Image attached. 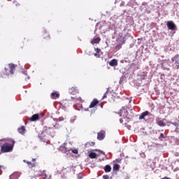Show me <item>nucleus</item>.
Returning a JSON list of instances; mask_svg holds the SVG:
<instances>
[{"mask_svg":"<svg viewBox=\"0 0 179 179\" xmlns=\"http://www.w3.org/2000/svg\"><path fill=\"white\" fill-rule=\"evenodd\" d=\"M8 143H4L1 148V152L4 153H8V152H12L13 150V146H15V141L13 139H8Z\"/></svg>","mask_w":179,"mask_h":179,"instance_id":"f257e3e1","label":"nucleus"},{"mask_svg":"<svg viewBox=\"0 0 179 179\" xmlns=\"http://www.w3.org/2000/svg\"><path fill=\"white\" fill-rule=\"evenodd\" d=\"M43 176H44V177H45V179H50V178H51V176L48 177V176L46 173H44Z\"/></svg>","mask_w":179,"mask_h":179,"instance_id":"c756f323","label":"nucleus"},{"mask_svg":"<svg viewBox=\"0 0 179 179\" xmlns=\"http://www.w3.org/2000/svg\"><path fill=\"white\" fill-rule=\"evenodd\" d=\"M103 170L105 173H110L111 171V166L110 165H106Z\"/></svg>","mask_w":179,"mask_h":179,"instance_id":"2eb2a0df","label":"nucleus"},{"mask_svg":"<svg viewBox=\"0 0 179 179\" xmlns=\"http://www.w3.org/2000/svg\"><path fill=\"white\" fill-rule=\"evenodd\" d=\"M147 115H149V111L143 112L139 116V120H143Z\"/></svg>","mask_w":179,"mask_h":179,"instance_id":"9d476101","label":"nucleus"},{"mask_svg":"<svg viewBox=\"0 0 179 179\" xmlns=\"http://www.w3.org/2000/svg\"><path fill=\"white\" fill-rule=\"evenodd\" d=\"M27 164L29 166V167H34L35 164H31L30 162H27Z\"/></svg>","mask_w":179,"mask_h":179,"instance_id":"393cba45","label":"nucleus"},{"mask_svg":"<svg viewBox=\"0 0 179 179\" xmlns=\"http://www.w3.org/2000/svg\"><path fill=\"white\" fill-rule=\"evenodd\" d=\"M53 128H55V125H53Z\"/></svg>","mask_w":179,"mask_h":179,"instance_id":"79ce46f5","label":"nucleus"},{"mask_svg":"<svg viewBox=\"0 0 179 179\" xmlns=\"http://www.w3.org/2000/svg\"><path fill=\"white\" fill-rule=\"evenodd\" d=\"M101 153L102 155H103L104 156H106V153H104V152L101 151Z\"/></svg>","mask_w":179,"mask_h":179,"instance_id":"e433bc0d","label":"nucleus"},{"mask_svg":"<svg viewBox=\"0 0 179 179\" xmlns=\"http://www.w3.org/2000/svg\"><path fill=\"white\" fill-rule=\"evenodd\" d=\"M39 119L38 114H35L30 117V121H37Z\"/></svg>","mask_w":179,"mask_h":179,"instance_id":"f8f14e48","label":"nucleus"},{"mask_svg":"<svg viewBox=\"0 0 179 179\" xmlns=\"http://www.w3.org/2000/svg\"><path fill=\"white\" fill-rule=\"evenodd\" d=\"M172 62H175V64H177V68H179V55H175L172 59H171Z\"/></svg>","mask_w":179,"mask_h":179,"instance_id":"39448f33","label":"nucleus"},{"mask_svg":"<svg viewBox=\"0 0 179 179\" xmlns=\"http://www.w3.org/2000/svg\"><path fill=\"white\" fill-rule=\"evenodd\" d=\"M32 162H36V159H32Z\"/></svg>","mask_w":179,"mask_h":179,"instance_id":"a19ab883","label":"nucleus"},{"mask_svg":"<svg viewBox=\"0 0 179 179\" xmlns=\"http://www.w3.org/2000/svg\"><path fill=\"white\" fill-rule=\"evenodd\" d=\"M28 79H30V77L28 76Z\"/></svg>","mask_w":179,"mask_h":179,"instance_id":"c03bdc74","label":"nucleus"},{"mask_svg":"<svg viewBox=\"0 0 179 179\" xmlns=\"http://www.w3.org/2000/svg\"><path fill=\"white\" fill-rule=\"evenodd\" d=\"M99 103V101L96 99H94L90 103L89 108H93V107H96V105Z\"/></svg>","mask_w":179,"mask_h":179,"instance_id":"6e6552de","label":"nucleus"},{"mask_svg":"<svg viewBox=\"0 0 179 179\" xmlns=\"http://www.w3.org/2000/svg\"><path fill=\"white\" fill-rule=\"evenodd\" d=\"M86 146H94V143H93V142L87 143Z\"/></svg>","mask_w":179,"mask_h":179,"instance_id":"b1692460","label":"nucleus"},{"mask_svg":"<svg viewBox=\"0 0 179 179\" xmlns=\"http://www.w3.org/2000/svg\"><path fill=\"white\" fill-rule=\"evenodd\" d=\"M45 33L46 34V37H50V34H48V33L45 32Z\"/></svg>","mask_w":179,"mask_h":179,"instance_id":"f704fd0d","label":"nucleus"},{"mask_svg":"<svg viewBox=\"0 0 179 179\" xmlns=\"http://www.w3.org/2000/svg\"><path fill=\"white\" fill-rule=\"evenodd\" d=\"M110 178V176L108 175H103V179H108Z\"/></svg>","mask_w":179,"mask_h":179,"instance_id":"c85d7f7f","label":"nucleus"},{"mask_svg":"<svg viewBox=\"0 0 179 179\" xmlns=\"http://www.w3.org/2000/svg\"><path fill=\"white\" fill-rule=\"evenodd\" d=\"M51 99H53L54 100H56V99H58L59 97V93L53 92L50 94Z\"/></svg>","mask_w":179,"mask_h":179,"instance_id":"0eeeda50","label":"nucleus"},{"mask_svg":"<svg viewBox=\"0 0 179 179\" xmlns=\"http://www.w3.org/2000/svg\"><path fill=\"white\" fill-rule=\"evenodd\" d=\"M0 169H1V166H0Z\"/></svg>","mask_w":179,"mask_h":179,"instance_id":"49530a36","label":"nucleus"},{"mask_svg":"<svg viewBox=\"0 0 179 179\" xmlns=\"http://www.w3.org/2000/svg\"><path fill=\"white\" fill-rule=\"evenodd\" d=\"M71 152H72V153H73L74 155H78V150H72Z\"/></svg>","mask_w":179,"mask_h":179,"instance_id":"cd10ccee","label":"nucleus"},{"mask_svg":"<svg viewBox=\"0 0 179 179\" xmlns=\"http://www.w3.org/2000/svg\"><path fill=\"white\" fill-rule=\"evenodd\" d=\"M18 132L19 134H21V135H24V134L26 133V127L24 126H22L21 127H19Z\"/></svg>","mask_w":179,"mask_h":179,"instance_id":"1a4fd4ad","label":"nucleus"},{"mask_svg":"<svg viewBox=\"0 0 179 179\" xmlns=\"http://www.w3.org/2000/svg\"><path fill=\"white\" fill-rule=\"evenodd\" d=\"M82 178H83V176H82V174H78V179H82Z\"/></svg>","mask_w":179,"mask_h":179,"instance_id":"7c9ffc66","label":"nucleus"},{"mask_svg":"<svg viewBox=\"0 0 179 179\" xmlns=\"http://www.w3.org/2000/svg\"><path fill=\"white\" fill-rule=\"evenodd\" d=\"M24 75H27V73L26 71L24 72Z\"/></svg>","mask_w":179,"mask_h":179,"instance_id":"ea45409f","label":"nucleus"},{"mask_svg":"<svg viewBox=\"0 0 179 179\" xmlns=\"http://www.w3.org/2000/svg\"><path fill=\"white\" fill-rule=\"evenodd\" d=\"M166 26L169 30H176V24L173 21H168Z\"/></svg>","mask_w":179,"mask_h":179,"instance_id":"20e7f679","label":"nucleus"},{"mask_svg":"<svg viewBox=\"0 0 179 179\" xmlns=\"http://www.w3.org/2000/svg\"><path fill=\"white\" fill-rule=\"evenodd\" d=\"M100 38H94V40H92V41H91V43H92V44H99V43H100Z\"/></svg>","mask_w":179,"mask_h":179,"instance_id":"dca6fc26","label":"nucleus"},{"mask_svg":"<svg viewBox=\"0 0 179 179\" xmlns=\"http://www.w3.org/2000/svg\"><path fill=\"white\" fill-rule=\"evenodd\" d=\"M89 157L90 159H96V157H97V155L96 154V152H90L89 154Z\"/></svg>","mask_w":179,"mask_h":179,"instance_id":"f3484780","label":"nucleus"},{"mask_svg":"<svg viewBox=\"0 0 179 179\" xmlns=\"http://www.w3.org/2000/svg\"><path fill=\"white\" fill-rule=\"evenodd\" d=\"M120 122L121 124H122V122H123L122 119H120Z\"/></svg>","mask_w":179,"mask_h":179,"instance_id":"58836bf2","label":"nucleus"},{"mask_svg":"<svg viewBox=\"0 0 179 179\" xmlns=\"http://www.w3.org/2000/svg\"><path fill=\"white\" fill-rule=\"evenodd\" d=\"M44 38H46V37H45V36H44Z\"/></svg>","mask_w":179,"mask_h":179,"instance_id":"a18cd8bd","label":"nucleus"},{"mask_svg":"<svg viewBox=\"0 0 179 179\" xmlns=\"http://www.w3.org/2000/svg\"><path fill=\"white\" fill-rule=\"evenodd\" d=\"M8 66H9V69H10V73L11 75H13V69H15V68H16V66L13 64H9Z\"/></svg>","mask_w":179,"mask_h":179,"instance_id":"9b49d317","label":"nucleus"},{"mask_svg":"<svg viewBox=\"0 0 179 179\" xmlns=\"http://www.w3.org/2000/svg\"><path fill=\"white\" fill-rule=\"evenodd\" d=\"M69 93H71V94H76V88L75 87H71L70 90H69Z\"/></svg>","mask_w":179,"mask_h":179,"instance_id":"a211bd4d","label":"nucleus"},{"mask_svg":"<svg viewBox=\"0 0 179 179\" xmlns=\"http://www.w3.org/2000/svg\"><path fill=\"white\" fill-rule=\"evenodd\" d=\"M119 36H120V37H122V33H120V34H119Z\"/></svg>","mask_w":179,"mask_h":179,"instance_id":"4c0bfd02","label":"nucleus"},{"mask_svg":"<svg viewBox=\"0 0 179 179\" xmlns=\"http://www.w3.org/2000/svg\"><path fill=\"white\" fill-rule=\"evenodd\" d=\"M121 47H122L121 44L119 43L115 46V50H120Z\"/></svg>","mask_w":179,"mask_h":179,"instance_id":"5701e85b","label":"nucleus"},{"mask_svg":"<svg viewBox=\"0 0 179 179\" xmlns=\"http://www.w3.org/2000/svg\"><path fill=\"white\" fill-rule=\"evenodd\" d=\"M95 52L96 53L94 54V56L96 57V58H100V52H101V50H100V48H95Z\"/></svg>","mask_w":179,"mask_h":179,"instance_id":"ddd939ff","label":"nucleus"},{"mask_svg":"<svg viewBox=\"0 0 179 179\" xmlns=\"http://www.w3.org/2000/svg\"><path fill=\"white\" fill-rule=\"evenodd\" d=\"M20 177V173L19 172H15L10 176V179H17Z\"/></svg>","mask_w":179,"mask_h":179,"instance_id":"423d86ee","label":"nucleus"},{"mask_svg":"<svg viewBox=\"0 0 179 179\" xmlns=\"http://www.w3.org/2000/svg\"><path fill=\"white\" fill-rule=\"evenodd\" d=\"M106 138V131L104 130L100 131L97 134V140L103 141Z\"/></svg>","mask_w":179,"mask_h":179,"instance_id":"7ed1b4c3","label":"nucleus"},{"mask_svg":"<svg viewBox=\"0 0 179 179\" xmlns=\"http://www.w3.org/2000/svg\"><path fill=\"white\" fill-rule=\"evenodd\" d=\"M119 115H120V117H123L124 118H125V117L128 115V110H127V108L125 107H122L120 110Z\"/></svg>","mask_w":179,"mask_h":179,"instance_id":"f03ea898","label":"nucleus"},{"mask_svg":"<svg viewBox=\"0 0 179 179\" xmlns=\"http://www.w3.org/2000/svg\"><path fill=\"white\" fill-rule=\"evenodd\" d=\"M77 100H79L80 101H82V98L81 97H78V98H77Z\"/></svg>","mask_w":179,"mask_h":179,"instance_id":"c9c22d12","label":"nucleus"},{"mask_svg":"<svg viewBox=\"0 0 179 179\" xmlns=\"http://www.w3.org/2000/svg\"><path fill=\"white\" fill-rule=\"evenodd\" d=\"M159 136H160V138H164V134H163V133H161Z\"/></svg>","mask_w":179,"mask_h":179,"instance_id":"2f4dec72","label":"nucleus"},{"mask_svg":"<svg viewBox=\"0 0 179 179\" xmlns=\"http://www.w3.org/2000/svg\"><path fill=\"white\" fill-rule=\"evenodd\" d=\"M159 127H166V123L163 122V121L160 120L157 122Z\"/></svg>","mask_w":179,"mask_h":179,"instance_id":"412c9836","label":"nucleus"},{"mask_svg":"<svg viewBox=\"0 0 179 179\" xmlns=\"http://www.w3.org/2000/svg\"><path fill=\"white\" fill-rule=\"evenodd\" d=\"M5 70H6V71H7L6 68H5Z\"/></svg>","mask_w":179,"mask_h":179,"instance_id":"37998d69","label":"nucleus"},{"mask_svg":"<svg viewBox=\"0 0 179 179\" xmlns=\"http://www.w3.org/2000/svg\"><path fill=\"white\" fill-rule=\"evenodd\" d=\"M107 93H108V90H107L106 92V93L103 94V96L102 97V100H104V99H106L107 97Z\"/></svg>","mask_w":179,"mask_h":179,"instance_id":"bb28decb","label":"nucleus"},{"mask_svg":"<svg viewBox=\"0 0 179 179\" xmlns=\"http://www.w3.org/2000/svg\"><path fill=\"white\" fill-rule=\"evenodd\" d=\"M169 124H172V125H174V127H178V122H169Z\"/></svg>","mask_w":179,"mask_h":179,"instance_id":"a878e982","label":"nucleus"},{"mask_svg":"<svg viewBox=\"0 0 179 179\" xmlns=\"http://www.w3.org/2000/svg\"><path fill=\"white\" fill-rule=\"evenodd\" d=\"M113 169L114 171H118V170H120V166L118 165V164H115Z\"/></svg>","mask_w":179,"mask_h":179,"instance_id":"6ab92c4d","label":"nucleus"},{"mask_svg":"<svg viewBox=\"0 0 179 179\" xmlns=\"http://www.w3.org/2000/svg\"><path fill=\"white\" fill-rule=\"evenodd\" d=\"M120 41H125V37L121 38Z\"/></svg>","mask_w":179,"mask_h":179,"instance_id":"473e14b6","label":"nucleus"},{"mask_svg":"<svg viewBox=\"0 0 179 179\" xmlns=\"http://www.w3.org/2000/svg\"><path fill=\"white\" fill-rule=\"evenodd\" d=\"M117 59H112L110 60V62H109V65L110 66H117Z\"/></svg>","mask_w":179,"mask_h":179,"instance_id":"4468645a","label":"nucleus"},{"mask_svg":"<svg viewBox=\"0 0 179 179\" xmlns=\"http://www.w3.org/2000/svg\"><path fill=\"white\" fill-rule=\"evenodd\" d=\"M60 150H62V152H64V153H68V150L67 148L65 147V145H62L60 147Z\"/></svg>","mask_w":179,"mask_h":179,"instance_id":"aec40b11","label":"nucleus"},{"mask_svg":"<svg viewBox=\"0 0 179 179\" xmlns=\"http://www.w3.org/2000/svg\"><path fill=\"white\" fill-rule=\"evenodd\" d=\"M59 121H64V117H59Z\"/></svg>","mask_w":179,"mask_h":179,"instance_id":"72a5a7b5","label":"nucleus"},{"mask_svg":"<svg viewBox=\"0 0 179 179\" xmlns=\"http://www.w3.org/2000/svg\"><path fill=\"white\" fill-rule=\"evenodd\" d=\"M75 121H76V116L72 117L71 118V120H70V122H71V124H73V122H75Z\"/></svg>","mask_w":179,"mask_h":179,"instance_id":"4be33fe9","label":"nucleus"}]
</instances>
